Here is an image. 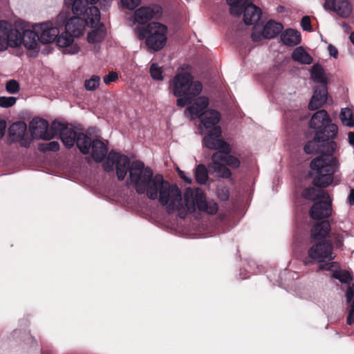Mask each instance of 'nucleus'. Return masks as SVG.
<instances>
[{
    "label": "nucleus",
    "instance_id": "a18cd8bd",
    "mask_svg": "<svg viewBox=\"0 0 354 354\" xmlns=\"http://www.w3.org/2000/svg\"><path fill=\"white\" fill-rule=\"evenodd\" d=\"M347 324L349 325L354 324V301L351 302L348 308Z\"/></svg>",
    "mask_w": 354,
    "mask_h": 354
},
{
    "label": "nucleus",
    "instance_id": "aec40b11",
    "mask_svg": "<svg viewBox=\"0 0 354 354\" xmlns=\"http://www.w3.org/2000/svg\"><path fill=\"white\" fill-rule=\"evenodd\" d=\"M35 27L39 28V38L41 43L50 44L56 41L59 30L52 22L41 23L36 25Z\"/></svg>",
    "mask_w": 354,
    "mask_h": 354
},
{
    "label": "nucleus",
    "instance_id": "09e8293b",
    "mask_svg": "<svg viewBox=\"0 0 354 354\" xmlns=\"http://www.w3.org/2000/svg\"><path fill=\"white\" fill-rule=\"evenodd\" d=\"M179 176L187 183H192V178L184 171L180 170L179 168L176 169Z\"/></svg>",
    "mask_w": 354,
    "mask_h": 354
},
{
    "label": "nucleus",
    "instance_id": "de8ad7c7",
    "mask_svg": "<svg viewBox=\"0 0 354 354\" xmlns=\"http://www.w3.org/2000/svg\"><path fill=\"white\" fill-rule=\"evenodd\" d=\"M59 149V145L56 141H53V142H49L48 144H47V145L46 147V150L53 151H58Z\"/></svg>",
    "mask_w": 354,
    "mask_h": 354
},
{
    "label": "nucleus",
    "instance_id": "20e7f679",
    "mask_svg": "<svg viewBox=\"0 0 354 354\" xmlns=\"http://www.w3.org/2000/svg\"><path fill=\"white\" fill-rule=\"evenodd\" d=\"M204 145L217 151L212 155V162L209 167L222 178H230L232 175L230 170L225 165H227L232 169L240 166V160L235 156L229 155L231 148L230 145L222 139H215L212 136H205Z\"/></svg>",
    "mask_w": 354,
    "mask_h": 354
},
{
    "label": "nucleus",
    "instance_id": "3c124183",
    "mask_svg": "<svg viewBox=\"0 0 354 354\" xmlns=\"http://www.w3.org/2000/svg\"><path fill=\"white\" fill-rule=\"evenodd\" d=\"M328 52H329V54L333 56V57L336 58L337 57V55H338V51H337V49L332 46V45H329L328 47Z\"/></svg>",
    "mask_w": 354,
    "mask_h": 354
},
{
    "label": "nucleus",
    "instance_id": "412c9836",
    "mask_svg": "<svg viewBox=\"0 0 354 354\" xmlns=\"http://www.w3.org/2000/svg\"><path fill=\"white\" fill-rule=\"evenodd\" d=\"M244 6L243 21L246 24H255L261 18V10L259 8L253 3L245 1L243 3L241 2L240 13H241L242 6ZM239 14V15H240Z\"/></svg>",
    "mask_w": 354,
    "mask_h": 354
},
{
    "label": "nucleus",
    "instance_id": "9d476101",
    "mask_svg": "<svg viewBox=\"0 0 354 354\" xmlns=\"http://www.w3.org/2000/svg\"><path fill=\"white\" fill-rule=\"evenodd\" d=\"M162 15V8L160 5L151 3L143 6L136 9L133 15V21L143 25L152 19H158Z\"/></svg>",
    "mask_w": 354,
    "mask_h": 354
},
{
    "label": "nucleus",
    "instance_id": "f704fd0d",
    "mask_svg": "<svg viewBox=\"0 0 354 354\" xmlns=\"http://www.w3.org/2000/svg\"><path fill=\"white\" fill-rule=\"evenodd\" d=\"M323 193H325L323 190L313 187L305 190L304 196L310 200L320 199L322 201Z\"/></svg>",
    "mask_w": 354,
    "mask_h": 354
},
{
    "label": "nucleus",
    "instance_id": "c03bdc74",
    "mask_svg": "<svg viewBox=\"0 0 354 354\" xmlns=\"http://www.w3.org/2000/svg\"><path fill=\"white\" fill-rule=\"evenodd\" d=\"M118 75L117 73H115L114 71H111L103 77V81H104V84H109L111 82H115L118 79Z\"/></svg>",
    "mask_w": 354,
    "mask_h": 354
},
{
    "label": "nucleus",
    "instance_id": "c756f323",
    "mask_svg": "<svg viewBox=\"0 0 354 354\" xmlns=\"http://www.w3.org/2000/svg\"><path fill=\"white\" fill-rule=\"evenodd\" d=\"M339 118L343 125L354 127V110L351 108H343L341 109Z\"/></svg>",
    "mask_w": 354,
    "mask_h": 354
},
{
    "label": "nucleus",
    "instance_id": "5701e85b",
    "mask_svg": "<svg viewBox=\"0 0 354 354\" xmlns=\"http://www.w3.org/2000/svg\"><path fill=\"white\" fill-rule=\"evenodd\" d=\"M327 100V87L326 85H322L317 88L313 95L309 103V109L315 110L322 107Z\"/></svg>",
    "mask_w": 354,
    "mask_h": 354
},
{
    "label": "nucleus",
    "instance_id": "4d7b16f0",
    "mask_svg": "<svg viewBox=\"0 0 354 354\" xmlns=\"http://www.w3.org/2000/svg\"><path fill=\"white\" fill-rule=\"evenodd\" d=\"M335 264V263H331V266H326V267L321 265L320 267H319V269H324V268H326V269H330V267L333 266V265Z\"/></svg>",
    "mask_w": 354,
    "mask_h": 354
},
{
    "label": "nucleus",
    "instance_id": "bf43d9fd",
    "mask_svg": "<svg viewBox=\"0 0 354 354\" xmlns=\"http://www.w3.org/2000/svg\"><path fill=\"white\" fill-rule=\"evenodd\" d=\"M228 196L227 194H225L223 196H221L222 200H226Z\"/></svg>",
    "mask_w": 354,
    "mask_h": 354
},
{
    "label": "nucleus",
    "instance_id": "a19ab883",
    "mask_svg": "<svg viewBox=\"0 0 354 354\" xmlns=\"http://www.w3.org/2000/svg\"><path fill=\"white\" fill-rule=\"evenodd\" d=\"M227 4L230 8V13L232 15L240 14V6L241 0H227Z\"/></svg>",
    "mask_w": 354,
    "mask_h": 354
},
{
    "label": "nucleus",
    "instance_id": "8fccbe9b",
    "mask_svg": "<svg viewBox=\"0 0 354 354\" xmlns=\"http://www.w3.org/2000/svg\"><path fill=\"white\" fill-rule=\"evenodd\" d=\"M6 128V122L4 120H0V139L4 136Z\"/></svg>",
    "mask_w": 354,
    "mask_h": 354
},
{
    "label": "nucleus",
    "instance_id": "4468645a",
    "mask_svg": "<svg viewBox=\"0 0 354 354\" xmlns=\"http://www.w3.org/2000/svg\"><path fill=\"white\" fill-rule=\"evenodd\" d=\"M188 106L185 110V115L190 120L198 119L207 110L209 99L205 95L196 96L187 100Z\"/></svg>",
    "mask_w": 354,
    "mask_h": 354
},
{
    "label": "nucleus",
    "instance_id": "423d86ee",
    "mask_svg": "<svg viewBox=\"0 0 354 354\" xmlns=\"http://www.w3.org/2000/svg\"><path fill=\"white\" fill-rule=\"evenodd\" d=\"M135 33L139 40L145 39L146 46L155 52L163 49L168 40V27L158 21H151L145 26H138Z\"/></svg>",
    "mask_w": 354,
    "mask_h": 354
},
{
    "label": "nucleus",
    "instance_id": "393cba45",
    "mask_svg": "<svg viewBox=\"0 0 354 354\" xmlns=\"http://www.w3.org/2000/svg\"><path fill=\"white\" fill-rule=\"evenodd\" d=\"M91 149V156L97 162L102 161L108 151L106 144L98 139L93 141Z\"/></svg>",
    "mask_w": 354,
    "mask_h": 354
},
{
    "label": "nucleus",
    "instance_id": "1a4fd4ad",
    "mask_svg": "<svg viewBox=\"0 0 354 354\" xmlns=\"http://www.w3.org/2000/svg\"><path fill=\"white\" fill-rule=\"evenodd\" d=\"M60 127L61 123L55 121L49 127L48 122L41 118H34L30 123L32 135L43 140L53 138Z\"/></svg>",
    "mask_w": 354,
    "mask_h": 354
},
{
    "label": "nucleus",
    "instance_id": "49530a36",
    "mask_svg": "<svg viewBox=\"0 0 354 354\" xmlns=\"http://www.w3.org/2000/svg\"><path fill=\"white\" fill-rule=\"evenodd\" d=\"M301 25L302 28L306 31L311 30V24L310 17L308 16H305L302 18L301 21Z\"/></svg>",
    "mask_w": 354,
    "mask_h": 354
},
{
    "label": "nucleus",
    "instance_id": "58836bf2",
    "mask_svg": "<svg viewBox=\"0 0 354 354\" xmlns=\"http://www.w3.org/2000/svg\"><path fill=\"white\" fill-rule=\"evenodd\" d=\"M142 2V0H120L121 6L130 10H134Z\"/></svg>",
    "mask_w": 354,
    "mask_h": 354
},
{
    "label": "nucleus",
    "instance_id": "79ce46f5",
    "mask_svg": "<svg viewBox=\"0 0 354 354\" xmlns=\"http://www.w3.org/2000/svg\"><path fill=\"white\" fill-rule=\"evenodd\" d=\"M17 98L15 97H0V106L3 108H8L15 104Z\"/></svg>",
    "mask_w": 354,
    "mask_h": 354
},
{
    "label": "nucleus",
    "instance_id": "f257e3e1",
    "mask_svg": "<svg viewBox=\"0 0 354 354\" xmlns=\"http://www.w3.org/2000/svg\"><path fill=\"white\" fill-rule=\"evenodd\" d=\"M131 180L134 183L138 193H146L151 199L159 198V202L166 207L168 212L177 211L181 217L185 214V209L194 210L196 206L200 210L214 214L218 211L217 204L213 201H206L203 192L197 189L193 191L188 188L184 194V207L180 189L163 180L160 175L153 177V172L149 167H145L141 162L132 163L129 170Z\"/></svg>",
    "mask_w": 354,
    "mask_h": 354
},
{
    "label": "nucleus",
    "instance_id": "cd10ccee",
    "mask_svg": "<svg viewBox=\"0 0 354 354\" xmlns=\"http://www.w3.org/2000/svg\"><path fill=\"white\" fill-rule=\"evenodd\" d=\"M330 229L329 223L328 221H322L313 227L311 230L312 237L317 240L322 239L328 234Z\"/></svg>",
    "mask_w": 354,
    "mask_h": 354
},
{
    "label": "nucleus",
    "instance_id": "f8f14e48",
    "mask_svg": "<svg viewBox=\"0 0 354 354\" xmlns=\"http://www.w3.org/2000/svg\"><path fill=\"white\" fill-rule=\"evenodd\" d=\"M115 161H116L117 176L119 180H123L129 167V160L126 156L110 152L106 161L103 164L104 169L107 171L113 170Z\"/></svg>",
    "mask_w": 354,
    "mask_h": 354
},
{
    "label": "nucleus",
    "instance_id": "a211bd4d",
    "mask_svg": "<svg viewBox=\"0 0 354 354\" xmlns=\"http://www.w3.org/2000/svg\"><path fill=\"white\" fill-rule=\"evenodd\" d=\"M331 212V199L327 193H323L322 200L313 205L310 214L313 219H321L329 216Z\"/></svg>",
    "mask_w": 354,
    "mask_h": 354
},
{
    "label": "nucleus",
    "instance_id": "dca6fc26",
    "mask_svg": "<svg viewBox=\"0 0 354 354\" xmlns=\"http://www.w3.org/2000/svg\"><path fill=\"white\" fill-rule=\"evenodd\" d=\"M308 256L317 262L335 259V255L332 251V246L326 242H321L313 245L308 250Z\"/></svg>",
    "mask_w": 354,
    "mask_h": 354
},
{
    "label": "nucleus",
    "instance_id": "864d4df0",
    "mask_svg": "<svg viewBox=\"0 0 354 354\" xmlns=\"http://www.w3.org/2000/svg\"><path fill=\"white\" fill-rule=\"evenodd\" d=\"M348 200L351 204H354V188L351 190Z\"/></svg>",
    "mask_w": 354,
    "mask_h": 354
},
{
    "label": "nucleus",
    "instance_id": "7ed1b4c3",
    "mask_svg": "<svg viewBox=\"0 0 354 354\" xmlns=\"http://www.w3.org/2000/svg\"><path fill=\"white\" fill-rule=\"evenodd\" d=\"M168 90L171 94L178 97L176 104L183 107L187 100L198 96L203 90L202 84L195 80L188 66L185 65L177 69L175 75L169 83Z\"/></svg>",
    "mask_w": 354,
    "mask_h": 354
},
{
    "label": "nucleus",
    "instance_id": "39448f33",
    "mask_svg": "<svg viewBox=\"0 0 354 354\" xmlns=\"http://www.w3.org/2000/svg\"><path fill=\"white\" fill-rule=\"evenodd\" d=\"M309 126L316 130L314 140L309 142L304 147L307 153L316 151L315 145L317 142L335 138L338 133L337 126L331 122L326 111L322 109L315 113L310 118Z\"/></svg>",
    "mask_w": 354,
    "mask_h": 354
},
{
    "label": "nucleus",
    "instance_id": "ea45409f",
    "mask_svg": "<svg viewBox=\"0 0 354 354\" xmlns=\"http://www.w3.org/2000/svg\"><path fill=\"white\" fill-rule=\"evenodd\" d=\"M69 14L70 12L68 10H62L55 19V25L57 26H61L64 23L66 24L68 20Z\"/></svg>",
    "mask_w": 354,
    "mask_h": 354
},
{
    "label": "nucleus",
    "instance_id": "c85d7f7f",
    "mask_svg": "<svg viewBox=\"0 0 354 354\" xmlns=\"http://www.w3.org/2000/svg\"><path fill=\"white\" fill-rule=\"evenodd\" d=\"M310 77L317 82L326 85L328 81V76L324 73L323 68L319 64H315L310 69Z\"/></svg>",
    "mask_w": 354,
    "mask_h": 354
},
{
    "label": "nucleus",
    "instance_id": "9b49d317",
    "mask_svg": "<svg viewBox=\"0 0 354 354\" xmlns=\"http://www.w3.org/2000/svg\"><path fill=\"white\" fill-rule=\"evenodd\" d=\"M203 127L208 131L206 136H212L215 139H221V129L217 125L221 119L220 113L214 109H207L198 118Z\"/></svg>",
    "mask_w": 354,
    "mask_h": 354
},
{
    "label": "nucleus",
    "instance_id": "6ab92c4d",
    "mask_svg": "<svg viewBox=\"0 0 354 354\" xmlns=\"http://www.w3.org/2000/svg\"><path fill=\"white\" fill-rule=\"evenodd\" d=\"M324 8L344 18L348 17L353 10V6L349 0H326Z\"/></svg>",
    "mask_w": 354,
    "mask_h": 354
},
{
    "label": "nucleus",
    "instance_id": "6e6552de",
    "mask_svg": "<svg viewBox=\"0 0 354 354\" xmlns=\"http://www.w3.org/2000/svg\"><path fill=\"white\" fill-rule=\"evenodd\" d=\"M86 26L90 27L87 34V41L89 44H95L104 40L106 36V30L100 23V15L98 8L93 6L86 9L84 12Z\"/></svg>",
    "mask_w": 354,
    "mask_h": 354
},
{
    "label": "nucleus",
    "instance_id": "13d9d810",
    "mask_svg": "<svg viewBox=\"0 0 354 354\" xmlns=\"http://www.w3.org/2000/svg\"><path fill=\"white\" fill-rule=\"evenodd\" d=\"M350 40L354 44V31L350 35Z\"/></svg>",
    "mask_w": 354,
    "mask_h": 354
},
{
    "label": "nucleus",
    "instance_id": "a878e982",
    "mask_svg": "<svg viewBox=\"0 0 354 354\" xmlns=\"http://www.w3.org/2000/svg\"><path fill=\"white\" fill-rule=\"evenodd\" d=\"M281 40L286 46H295L301 41L300 32L294 29H288L281 35Z\"/></svg>",
    "mask_w": 354,
    "mask_h": 354
},
{
    "label": "nucleus",
    "instance_id": "4c0bfd02",
    "mask_svg": "<svg viewBox=\"0 0 354 354\" xmlns=\"http://www.w3.org/2000/svg\"><path fill=\"white\" fill-rule=\"evenodd\" d=\"M20 86L18 82L15 80H10L6 84V90L8 93L15 94L19 92Z\"/></svg>",
    "mask_w": 354,
    "mask_h": 354
},
{
    "label": "nucleus",
    "instance_id": "ddd939ff",
    "mask_svg": "<svg viewBox=\"0 0 354 354\" xmlns=\"http://www.w3.org/2000/svg\"><path fill=\"white\" fill-rule=\"evenodd\" d=\"M282 30L283 26L281 24L270 20L265 24L262 30L254 26L251 38L255 42L261 41L263 39H272L280 33Z\"/></svg>",
    "mask_w": 354,
    "mask_h": 354
},
{
    "label": "nucleus",
    "instance_id": "f3484780",
    "mask_svg": "<svg viewBox=\"0 0 354 354\" xmlns=\"http://www.w3.org/2000/svg\"><path fill=\"white\" fill-rule=\"evenodd\" d=\"M89 7V6H86L84 8L83 5H80V8L82 10V12H79L78 14H75L77 15H82L83 18L80 17H71L65 24L64 29L72 33L73 36H76L77 37L82 36L84 34L85 26H86L84 12L86 9Z\"/></svg>",
    "mask_w": 354,
    "mask_h": 354
},
{
    "label": "nucleus",
    "instance_id": "7c9ffc66",
    "mask_svg": "<svg viewBox=\"0 0 354 354\" xmlns=\"http://www.w3.org/2000/svg\"><path fill=\"white\" fill-rule=\"evenodd\" d=\"M77 146L82 153L86 154L89 152L91 145V139L84 133H79L76 139Z\"/></svg>",
    "mask_w": 354,
    "mask_h": 354
},
{
    "label": "nucleus",
    "instance_id": "052dcab7",
    "mask_svg": "<svg viewBox=\"0 0 354 354\" xmlns=\"http://www.w3.org/2000/svg\"><path fill=\"white\" fill-rule=\"evenodd\" d=\"M91 4L95 3L98 0H88Z\"/></svg>",
    "mask_w": 354,
    "mask_h": 354
},
{
    "label": "nucleus",
    "instance_id": "2f4dec72",
    "mask_svg": "<svg viewBox=\"0 0 354 354\" xmlns=\"http://www.w3.org/2000/svg\"><path fill=\"white\" fill-rule=\"evenodd\" d=\"M333 277L338 279L341 283L351 285L353 283V277L351 273L346 270H338L333 273Z\"/></svg>",
    "mask_w": 354,
    "mask_h": 354
},
{
    "label": "nucleus",
    "instance_id": "bb28decb",
    "mask_svg": "<svg viewBox=\"0 0 354 354\" xmlns=\"http://www.w3.org/2000/svg\"><path fill=\"white\" fill-rule=\"evenodd\" d=\"M292 58L301 64L309 65L313 62L312 56L301 46L297 47L293 50Z\"/></svg>",
    "mask_w": 354,
    "mask_h": 354
},
{
    "label": "nucleus",
    "instance_id": "2eb2a0df",
    "mask_svg": "<svg viewBox=\"0 0 354 354\" xmlns=\"http://www.w3.org/2000/svg\"><path fill=\"white\" fill-rule=\"evenodd\" d=\"M75 38L78 37L64 29V31L58 34L55 43L63 53L75 55L80 50V47L75 41Z\"/></svg>",
    "mask_w": 354,
    "mask_h": 354
},
{
    "label": "nucleus",
    "instance_id": "473e14b6",
    "mask_svg": "<svg viewBox=\"0 0 354 354\" xmlns=\"http://www.w3.org/2000/svg\"><path fill=\"white\" fill-rule=\"evenodd\" d=\"M196 181L200 184H205L208 179V174L206 167L203 165H199L195 171Z\"/></svg>",
    "mask_w": 354,
    "mask_h": 354
},
{
    "label": "nucleus",
    "instance_id": "0eeeda50",
    "mask_svg": "<svg viewBox=\"0 0 354 354\" xmlns=\"http://www.w3.org/2000/svg\"><path fill=\"white\" fill-rule=\"evenodd\" d=\"M310 167L317 173L313 180L314 185L317 187H326L332 183L333 174L337 170L339 164L335 158L324 155L313 160Z\"/></svg>",
    "mask_w": 354,
    "mask_h": 354
},
{
    "label": "nucleus",
    "instance_id": "f03ea898",
    "mask_svg": "<svg viewBox=\"0 0 354 354\" xmlns=\"http://www.w3.org/2000/svg\"><path fill=\"white\" fill-rule=\"evenodd\" d=\"M41 41L38 34L30 29L21 33L12 27L10 22L6 20L0 21V52L7 50L9 47H23L30 57H35L41 48Z\"/></svg>",
    "mask_w": 354,
    "mask_h": 354
},
{
    "label": "nucleus",
    "instance_id": "b1692460",
    "mask_svg": "<svg viewBox=\"0 0 354 354\" xmlns=\"http://www.w3.org/2000/svg\"><path fill=\"white\" fill-rule=\"evenodd\" d=\"M57 132H59L60 138L67 148H71L74 145L77 136L71 127L61 123V127L58 129Z\"/></svg>",
    "mask_w": 354,
    "mask_h": 354
},
{
    "label": "nucleus",
    "instance_id": "4be33fe9",
    "mask_svg": "<svg viewBox=\"0 0 354 354\" xmlns=\"http://www.w3.org/2000/svg\"><path fill=\"white\" fill-rule=\"evenodd\" d=\"M26 129V124L24 122L13 123L9 128V136L13 141L19 142L21 145L26 146L24 136Z\"/></svg>",
    "mask_w": 354,
    "mask_h": 354
},
{
    "label": "nucleus",
    "instance_id": "c9c22d12",
    "mask_svg": "<svg viewBox=\"0 0 354 354\" xmlns=\"http://www.w3.org/2000/svg\"><path fill=\"white\" fill-rule=\"evenodd\" d=\"M65 4L68 7L72 4L73 12L77 14L79 12H82L80 5H83L84 8L88 6V2L84 0H65Z\"/></svg>",
    "mask_w": 354,
    "mask_h": 354
},
{
    "label": "nucleus",
    "instance_id": "72a5a7b5",
    "mask_svg": "<svg viewBox=\"0 0 354 354\" xmlns=\"http://www.w3.org/2000/svg\"><path fill=\"white\" fill-rule=\"evenodd\" d=\"M163 70L158 64L153 63L150 66L149 73L151 77L156 81H162L164 79Z\"/></svg>",
    "mask_w": 354,
    "mask_h": 354
},
{
    "label": "nucleus",
    "instance_id": "603ef678",
    "mask_svg": "<svg viewBox=\"0 0 354 354\" xmlns=\"http://www.w3.org/2000/svg\"><path fill=\"white\" fill-rule=\"evenodd\" d=\"M348 136L349 143L352 145H354V132H349Z\"/></svg>",
    "mask_w": 354,
    "mask_h": 354
},
{
    "label": "nucleus",
    "instance_id": "37998d69",
    "mask_svg": "<svg viewBox=\"0 0 354 354\" xmlns=\"http://www.w3.org/2000/svg\"><path fill=\"white\" fill-rule=\"evenodd\" d=\"M346 299L347 303L354 301V283L348 286L346 292Z\"/></svg>",
    "mask_w": 354,
    "mask_h": 354
},
{
    "label": "nucleus",
    "instance_id": "6e6d98bb",
    "mask_svg": "<svg viewBox=\"0 0 354 354\" xmlns=\"http://www.w3.org/2000/svg\"><path fill=\"white\" fill-rule=\"evenodd\" d=\"M342 27L345 30V31H346V32H348L350 30V29H351L350 26L347 24H346V23H344L342 24Z\"/></svg>",
    "mask_w": 354,
    "mask_h": 354
},
{
    "label": "nucleus",
    "instance_id": "5fc2aeb1",
    "mask_svg": "<svg viewBox=\"0 0 354 354\" xmlns=\"http://www.w3.org/2000/svg\"><path fill=\"white\" fill-rule=\"evenodd\" d=\"M328 145H330V148H331V151H334L337 147V145L335 142L332 141V142H330L328 143Z\"/></svg>",
    "mask_w": 354,
    "mask_h": 354
},
{
    "label": "nucleus",
    "instance_id": "e433bc0d",
    "mask_svg": "<svg viewBox=\"0 0 354 354\" xmlns=\"http://www.w3.org/2000/svg\"><path fill=\"white\" fill-rule=\"evenodd\" d=\"M100 82V77L93 75L91 78L85 80L84 86L87 91H94L98 88Z\"/></svg>",
    "mask_w": 354,
    "mask_h": 354
}]
</instances>
